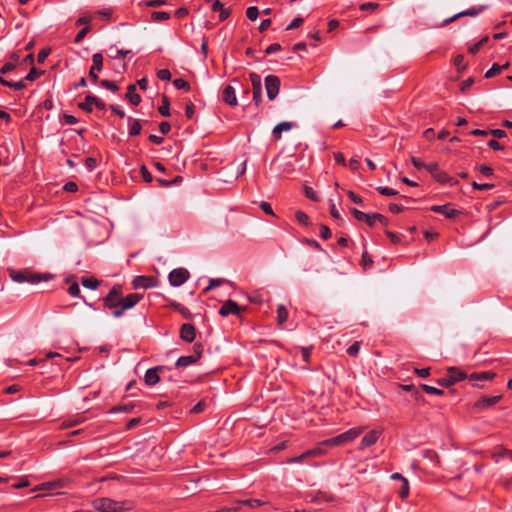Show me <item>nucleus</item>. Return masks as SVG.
Listing matches in <instances>:
<instances>
[{
	"mask_svg": "<svg viewBox=\"0 0 512 512\" xmlns=\"http://www.w3.org/2000/svg\"><path fill=\"white\" fill-rule=\"evenodd\" d=\"M414 372L420 378H427L430 375V368H415Z\"/></svg>",
	"mask_w": 512,
	"mask_h": 512,
	"instance_id": "60",
	"label": "nucleus"
},
{
	"mask_svg": "<svg viewBox=\"0 0 512 512\" xmlns=\"http://www.w3.org/2000/svg\"><path fill=\"white\" fill-rule=\"evenodd\" d=\"M205 402L204 401H199L197 404H195L192 409H191V413L193 414H198V413H201L204 411L205 409Z\"/></svg>",
	"mask_w": 512,
	"mask_h": 512,
	"instance_id": "63",
	"label": "nucleus"
},
{
	"mask_svg": "<svg viewBox=\"0 0 512 512\" xmlns=\"http://www.w3.org/2000/svg\"><path fill=\"white\" fill-rule=\"evenodd\" d=\"M259 207L268 215H272V216H275L274 215V212H273V209H272V206L270 205V203L266 202V201H262L260 204H259Z\"/></svg>",
	"mask_w": 512,
	"mask_h": 512,
	"instance_id": "62",
	"label": "nucleus"
},
{
	"mask_svg": "<svg viewBox=\"0 0 512 512\" xmlns=\"http://www.w3.org/2000/svg\"><path fill=\"white\" fill-rule=\"evenodd\" d=\"M304 22L303 17H296L294 18L286 27L287 30H292L295 28H298L302 23Z\"/></svg>",
	"mask_w": 512,
	"mask_h": 512,
	"instance_id": "53",
	"label": "nucleus"
},
{
	"mask_svg": "<svg viewBox=\"0 0 512 512\" xmlns=\"http://www.w3.org/2000/svg\"><path fill=\"white\" fill-rule=\"evenodd\" d=\"M173 85L177 89H183V90H186V91L190 90V84L186 80H184L182 78L175 79L173 81Z\"/></svg>",
	"mask_w": 512,
	"mask_h": 512,
	"instance_id": "40",
	"label": "nucleus"
},
{
	"mask_svg": "<svg viewBox=\"0 0 512 512\" xmlns=\"http://www.w3.org/2000/svg\"><path fill=\"white\" fill-rule=\"evenodd\" d=\"M295 219L299 224L303 226H308L310 224L309 216L301 210L295 212Z\"/></svg>",
	"mask_w": 512,
	"mask_h": 512,
	"instance_id": "34",
	"label": "nucleus"
},
{
	"mask_svg": "<svg viewBox=\"0 0 512 512\" xmlns=\"http://www.w3.org/2000/svg\"><path fill=\"white\" fill-rule=\"evenodd\" d=\"M6 86L13 88L15 90H22V89L26 88V84L23 79L20 81H17V82L8 81V85H6Z\"/></svg>",
	"mask_w": 512,
	"mask_h": 512,
	"instance_id": "58",
	"label": "nucleus"
},
{
	"mask_svg": "<svg viewBox=\"0 0 512 512\" xmlns=\"http://www.w3.org/2000/svg\"><path fill=\"white\" fill-rule=\"evenodd\" d=\"M376 190L381 194V195H384V196H396L398 195V192L392 188H389V187H382V186H379L376 188Z\"/></svg>",
	"mask_w": 512,
	"mask_h": 512,
	"instance_id": "44",
	"label": "nucleus"
},
{
	"mask_svg": "<svg viewBox=\"0 0 512 512\" xmlns=\"http://www.w3.org/2000/svg\"><path fill=\"white\" fill-rule=\"evenodd\" d=\"M502 71V67H500L499 64L494 63L492 67L486 71L485 78H492L496 75H498Z\"/></svg>",
	"mask_w": 512,
	"mask_h": 512,
	"instance_id": "39",
	"label": "nucleus"
},
{
	"mask_svg": "<svg viewBox=\"0 0 512 512\" xmlns=\"http://www.w3.org/2000/svg\"><path fill=\"white\" fill-rule=\"evenodd\" d=\"M486 8H487V6L482 5V6H479V7H472L470 9L458 12V13L454 14L453 16H451L449 18H446L443 21V25H447V24H449V23H451V22L455 21L456 19H458L460 17H463V16L475 17V16L479 15L481 12H483Z\"/></svg>",
	"mask_w": 512,
	"mask_h": 512,
	"instance_id": "11",
	"label": "nucleus"
},
{
	"mask_svg": "<svg viewBox=\"0 0 512 512\" xmlns=\"http://www.w3.org/2000/svg\"><path fill=\"white\" fill-rule=\"evenodd\" d=\"M96 165H97V161L95 158L93 157H87L85 159V166L88 170L92 171L96 168Z\"/></svg>",
	"mask_w": 512,
	"mask_h": 512,
	"instance_id": "64",
	"label": "nucleus"
},
{
	"mask_svg": "<svg viewBox=\"0 0 512 512\" xmlns=\"http://www.w3.org/2000/svg\"><path fill=\"white\" fill-rule=\"evenodd\" d=\"M351 213L358 221L364 222L370 227L374 226L376 221H379L384 226H387L389 223L388 219L380 213L368 214L356 208H352Z\"/></svg>",
	"mask_w": 512,
	"mask_h": 512,
	"instance_id": "5",
	"label": "nucleus"
},
{
	"mask_svg": "<svg viewBox=\"0 0 512 512\" xmlns=\"http://www.w3.org/2000/svg\"><path fill=\"white\" fill-rule=\"evenodd\" d=\"M196 337V329L190 323H185L180 327V338L188 343H191L195 340Z\"/></svg>",
	"mask_w": 512,
	"mask_h": 512,
	"instance_id": "16",
	"label": "nucleus"
},
{
	"mask_svg": "<svg viewBox=\"0 0 512 512\" xmlns=\"http://www.w3.org/2000/svg\"><path fill=\"white\" fill-rule=\"evenodd\" d=\"M297 123L296 122H288V121H284V122H281L279 124H277L273 131H272V134H273V138L275 140H279L281 138V134L282 132H286V131H289L291 130L292 128H295L297 127Z\"/></svg>",
	"mask_w": 512,
	"mask_h": 512,
	"instance_id": "17",
	"label": "nucleus"
},
{
	"mask_svg": "<svg viewBox=\"0 0 512 512\" xmlns=\"http://www.w3.org/2000/svg\"><path fill=\"white\" fill-rule=\"evenodd\" d=\"M467 378L465 372L460 370L457 367H450L447 370V375L445 377L437 379V384L443 387H450L455 383L462 381Z\"/></svg>",
	"mask_w": 512,
	"mask_h": 512,
	"instance_id": "6",
	"label": "nucleus"
},
{
	"mask_svg": "<svg viewBox=\"0 0 512 512\" xmlns=\"http://www.w3.org/2000/svg\"><path fill=\"white\" fill-rule=\"evenodd\" d=\"M93 15L94 17L99 16L107 20H110L113 15V10L111 8H105L102 10H98L97 12L93 13Z\"/></svg>",
	"mask_w": 512,
	"mask_h": 512,
	"instance_id": "42",
	"label": "nucleus"
},
{
	"mask_svg": "<svg viewBox=\"0 0 512 512\" xmlns=\"http://www.w3.org/2000/svg\"><path fill=\"white\" fill-rule=\"evenodd\" d=\"M126 99L134 106H137L141 102V96L136 92V85L130 84L127 87Z\"/></svg>",
	"mask_w": 512,
	"mask_h": 512,
	"instance_id": "21",
	"label": "nucleus"
},
{
	"mask_svg": "<svg viewBox=\"0 0 512 512\" xmlns=\"http://www.w3.org/2000/svg\"><path fill=\"white\" fill-rule=\"evenodd\" d=\"M420 387L423 391H425L428 394H433V395H443L444 394V391L442 389L436 388L434 386L422 384Z\"/></svg>",
	"mask_w": 512,
	"mask_h": 512,
	"instance_id": "37",
	"label": "nucleus"
},
{
	"mask_svg": "<svg viewBox=\"0 0 512 512\" xmlns=\"http://www.w3.org/2000/svg\"><path fill=\"white\" fill-rule=\"evenodd\" d=\"M332 233L328 226L321 225L320 226V237L324 240H328L331 237Z\"/></svg>",
	"mask_w": 512,
	"mask_h": 512,
	"instance_id": "59",
	"label": "nucleus"
},
{
	"mask_svg": "<svg viewBox=\"0 0 512 512\" xmlns=\"http://www.w3.org/2000/svg\"><path fill=\"white\" fill-rule=\"evenodd\" d=\"M140 173L145 182L150 183L153 180L152 174L149 172L145 165L141 166Z\"/></svg>",
	"mask_w": 512,
	"mask_h": 512,
	"instance_id": "49",
	"label": "nucleus"
},
{
	"mask_svg": "<svg viewBox=\"0 0 512 512\" xmlns=\"http://www.w3.org/2000/svg\"><path fill=\"white\" fill-rule=\"evenodd\" d=\"M434 178L442 184L449 183L450 185H454L457 183L455 179L450 177L446 172L444 171H438L436 174H434Z\"/></svg>",
	"mask_w": 512,
	"mask_h": 512,
	"instance_id": "27",
	"label": "nucleus"
},
{
	"mask_svg": "<svg viewBox=\"0 0 512 512\" xmlns=\"http://www.w3.org/2000/svg\"><path fill=\"white\" fill-rule=\"evenodd\" d=\"M159 113L164 116H170V101L167 96H162V104L158 108Z\"/></svg>",
	"mask_w": 512,
	"mask_h": 512,
	"instance_id": "31",
	"label": "nucleus"
},
{
	"mask_svg": "<svg viewBox=\"0 0 512 512\" xmlns=\"http://www.w3.org/2000/svg\"><path fill=\"white\" fill-rule=\"evenodd\" d=\"M134 407H135L134 402H128L125 404H120V405H116V406L112 407L110 409V413H121V412L130 413L133 411Z\"/></svg>",
	"mask_w": 512,
	"mask_h": 512,
	"instance_id": "26",
	"label": "nucleus"
},
{
	"mask_svg": "<svg viewBox=\"0 0 512 512\" xmlns=\"http://www.w3.org/2000/svg\"><path fill=\"white\" fill-rule=\"evenodd\" d=\"M142 298L143 295L139 293L124 296L122 285L115 284L103 298V305L111 311L113 317L120 318L126 310L132 309Z\"/></svg>",
	"mask_w": 512,
	"mask_h": 512,
	"instance_id": "1",
	"label": "nucleus"
},
{
	"mask_svg": "<svg viewBox=\"0 0 512 512\" xmlns=\"http://www.w3.org/2000/svg\"><path fill=\"white\" fill-rule=\"evenodd\" d=\"M378 7L377 2H364L360 5L359 9L364 12H373Z\"/></svg>",
	"mask_w": 512,
	"mask_h": 512,
	"instance_id": "41",
	"label": "nucleus"
},
{
	"mask_svg": "<svg viewBox=\"0 0 512 512\" xmlns=\"http://www.w3.org/2000/svg\"><path fill=\"white\" fill-rule=\"evenodd\" d=\"M363 431L364 428L354 427L335 437L321 441L320 445H324L326 448L342 446L346 443L352 442L354 439L359 437Z\"/></svg>",
	"mask_w": 512,
	"mask_h": 512,
	"instance_id": "3",
	"label": "nucleus"
},
{
	"mask_svg": "<svg viewBox=\"0 0 512 512\" xmlns=\"http://www.w3.org/2000/svg\"><path fill=\"white\" fill-rule=\"evenodd\" d=\"M11 58L14 60V62H7L0 68L1 74H7L11 71H13L16 68L15 62L18 61V56L16 54H12Z\"/></svg>",
	"mask_w": 512,
	"mask_h": 512,
	"instance_id": "32",
	"label": "nucleus"
},
{
	"mask_svg": "<svg viewBox=\"0 0 512 512\" xmlns=\"http://www.w3.org/2000/svg\"><path fill=\"white\" fill-rule=\"evenodd\" d=\"M90 26H84L75 36L74 42L80 43L90 31Z\"/></svg>",
	"mask_w": 512,
	"mask_h": 512,
	"instance_id": "43",
	"label": "nucleus"
},
{
	"mask_svg": "<svg viewBox=\"0 0 512 512\" xmlns=\"http://www.w3.org/2000/svg\"><path fill=\"white\" fill-rule=\"evenodd\" d=\"M156 286V279L152 276H136L132 281L134 289H148Z\"/></svg>",
	"mask_w": 512,
	"mask_h": 512,
	"instance_id": "13",
	"label": "nucleus"
},
{
	"mask_svg": "<svg viewBox=\"0 0 512 512\" xmlns=\"http://www.w3.org/2000/svg\"><path fill=\"white\" fill-rule=\"evenodd\" d=\"M211 9L213 12L219 13L220 21H224L230 14L229 9L225 7L224 2H213Z\"/></svg>",
	"mask_w": 512,
	"mask_h": 512,
	"instance_id": "23",
	"label": "nucleus"
},
{
	"mask_svg": "<svg viewBox=\"0 0 512 512\" xmlns=\"http://www.w3.org/2000/svg\"><path fill=\"white\" fill-rule=\"evenodd\" d=\"M63 189L66 192L75 193L78 191V185L73 181H69V182L65 183V185L63 186Z\"/></svg>",
	"mask_w": 512,
	"mask_h": 512,
	"instance_id": "61",
	"label": "nucleus"
},
{
	"mask_svg": "<svg viewBox=\"0 0 512 512\" xmlns=\"http://www.w3.org/2000/svg\"><path fill=\"white\" fill-rule=\"evenodd\" d=\"M93 105L99 110H104L106 108L105 103L101 99L91 94L87 95L83 102L78 103V107L87 113H91L93 111Z\"/></svg>",
	"mask_w": 512,
	"mask_h": 512,
	"instance_id": "8",
	"label": "nucleus"
},
{
	"mask_svg": "<svg viewBox=\"0 0 512 512\" xmlns=\"http://www.w3.org/2000/svg\"><path fill=\"white\" fill-rule=\"evenodd\" d=\"M173 307H175L186 319H190L192 317L191 312L188 308L182 306L179 303L173 304Z\"/></svg>",
	"mask_w": 512,
	"mask_h": 512,
	"instance_id": "47",
	"label": "nucleus"
},
{
	"mask_svg": "<svg viewBox=\"0 0 512 512\" xmlns=\"http://www.w3.org/2000/svg\"><path fill=\"white\" fill-rule=\"evenodd\" d=\"M157 77L163 81H169L172 77L171 72L168 69H160L157 72Z\"/></svg>",
	"mask_w": 512,
	"mask_h": 512,
	"instance_id": "52",
	"label": "nucleus"
},
{
	"mask_svg": "<svg viewBox=\"0 0 512 512\" xmlns=\"http://www.w3.org/2000/svg\"><path fill=\"white\" fill-rule=\"evenodd\" d=\"M168 279L171 286L179 287L189 279V272L185 268H177L169 273Z\"/></svg>",
	"mask_w": 512,
	"mask_h": 512,
	"instance_id": "9",
	"label": "nucleus"
},
{
	"mask_svg": "<svg viewBox=\"0 0 512 512\" xmlns=\"http://www.w3.org/2000/svg\"><path fill=\"white\" fill-rule=\"evenodd\" d=\"M103 68V56L101 53H95L92 56V66L89 71V78L93 83L98 82V75L96 74V71H101Z\"/></svg>",
	"mask_w": 512,
	"mask_h": 512,
	"instance_id": "12",
	"label": "nucleus"
},
{
	"mask_svg": "<svg viewBox=\"0 0 512 512\" xmlns=\"http://www.w3.org/2000/svg\"><path fill=\"white\" fill-rule=\"evenodd\" d=\"M94 15L91 13H85L82 16H80L77 21L76 25H85L89 26L88 24L93 20Z\"/></svg>",
	"mask_w": 512,
	"mask_h": 512,
	"instance_id": "38",
	"label": "nucleus"
},
{
	"mask_svg": "<svg viewBox=\"0 0 512 512\" xmlns=\"http://www.w3.org/2000/svg\"><path fill=\"white\" fill-rule=\"evenodd\" d=\"M501 396H484L475 404L477 408H488L499 402Z\"/></svg>",
	"mask_w": 512,
	"mask_h": 512,
	"instance_id": "22",
	"label": "nucleus"
},
{
	"mask_svg": "<svg viewBox=\"0 0 512 512\" xmlns=\"http://www.w3.org/2000/svg\"><path fill=\"white\" fill-rule=\"evenodd\" d=\"M280 84L279 77L275 75H268L265 78V88L269 100H274L277 97L280 90Z\"/></svg>",
	"mask_w": 512,
	"mask_h": 512,
	"instance_id": "10",
	"label": "nucleus"
},
{
	"mask_svg": "<svg viewBox=\"0 0 512 512\" xmlns=\"http://www.w3.org/2000/svg\"><path fill=\"white\" fill-rule=\"evenodd\" d=\"M239 306L236 302L232 300H227L220 308L219 314L223 317H226L231 314H238Z\"/></svg>",
	"mask_w": 512,
	"mask_h": 512,
	"instance_id": "19",
	"label": "nucleus"
},
{
	"mask_svg": "<svg viewBox=\"0 0 512 512\" xmlns=\"http://www.w3.org/2000/svg\"><path fill=\"white\" fill-rule=\"evenodd\" d=\"M288 319V310L283 304L277 307V323L282 326Z\"/></svg>",
	"mask_w": 512,
	"mask_h": 512,
	"instance_id": "28",
	"label": "nucleus"
},
{
	"mask_svg": "<svg viewBox=\"0 0 512 512\" xmlns=\"http://www.w3.org/2000/svg\"><path fill=\"white\" fill-rule=\"evenodd\" d=\"M68 293L70 296L72 297H77L80 295V287L78 285L77 282H73L69 288H68Z\"/></svg>",
	"mask_w": 512,
	"mask_h": 512,
	"instance_id": "54",
	"label": "nucleus"
},
{
	"mask_svg": "<svg viewBox=\"0 0 512 512\" xmlns=\"http://www.w3.org/2000/svg\"><path fill=\"white\" fill-rule=\"evenodd\" d=\"M222 99L226 104L230 106H235L237 104L235 88L232 85H227L224 87L222 91Z\"/></svg>",
	"mask_w": 512,
	"mask_h": 512,
	"instance_id": "18",
	"label": "nucleus"
},
{
	"mask_svg": "<svg viewBox=\"0 0 512 512\" xmlns=\"http://www.w3.org/2000/svg\"><path fill=\"white\" fill-rule=\"evenodd\" d=\"M346 194L353 203L358 205H361L363 203L362 198L352 190L346 191Z\"/></svg>",
	"mask_w": 512,
	"mask_h": 512,
	"instance_id": "56",
	"label": "nucleus"
},
{
	"mask_svg": "<svg viewBox=\"0 0 512 512\" xmlns=\"http://www.w3.org/2000/svg\"><path fill=\"white\" fill-rule=\"evenodd\" d=\"M81 283L85 288L95 290L99 287L100 282L94 277H82Z\"/></svg>",
	"mask_w": 512,
	"mask_h": 512,
	"instance_id": "30",
	"label": "nucleus"
},
{
	"mask_svg": "<svg viewBox=\"0 0 512 512\" xmlns=\"http://www.w3.org/2000/svg\"><path fill=\"white\" fill-rule=\"evenodd\" d=\"M301 355H302V358H303V361H305L306 363H309L310 361V358H311V353H312V347H301Z\"/></svg>",
	"mask_w": 512,
	"mask_h": 512,
	"instance_id": "57",
	"label": "nucleus"
},
{
	"mask_svg": "<svg viewBox=\"0 0 512 512\" xmlns=\"http://www.w3.org/2000/svg\"><path fill=\"white\" fill-rule=\"evenodd\" d=\"M8 274L12 281H14L16 283H20V284H22V283L37 284L42 281H48L53 277L51 274L36 273L29 269L16 270V269L11 268V269H8Z\"/></svg>",
	"mask_w": 512,
	"mask_h": 512,
	"instance_id": "2",
	"label": "nucleus"
},
{
	"mask_svg": "<svg viewBox=\"0 0 512 512\" xmlns=\"http://www.w3.org/2000/svg\"><path fill=\"white\" fill-rule=\"evenodd\" d=\"M326 454H327L326 447L324 445H320V443L315 448H312V449H309V450L306 451V455H308L309 458H311V457H318V456H324Z\"/></svg>",
	"mask_w": 512,
	"mask_h": 512,
	"instance_id": "29",
	"label": "nucleus"
},
{
	"mask_svg": "<svg viewBox=\"0 0 512 512\" xmlns=\"http://www.w3.org/2000/svg\"><path fill=\"white\" fill-rule=\"evenodd\" d=\"M361 263L364 269L370 268L373 264L372 257L367 252H364L362 254Z\"/></svg>",
	"mask_w": 512,
	"mask_h": 512,
	"instance_id": "46",
	"label": "nucleus"
},
{
	"mask_svg": "<svg viewBox=\"0 0 512 512\" xmlns=\"http://www.w3.org/2000/svg\"><path fill=\"white\" fill-rule=\"evenodd\" d=\"M225 280L222 278H213L209 281V285L204 289V292H208L209 290L220 286Z\"/></svg>",
	"mask_w": 512,
	"mask_h": 512,
	"instance_id": "48",
	"label": "nucleus"
},
{
	"mask_svg": "<svg viewBox=\"0 0 512 512\" xmlns=\"http://www.w3.org/2000/svg\"><path fill=\"white\" fill-rule=\"evenodd\" d=\"M170 18V13L165 11H154L151 13V20L154 22L165 21Z\"/></svg>",
	"mask_w": 512,
	"mask_h": 512,
	"instance_id": "33",
	"label": "nucleus"
},
{
	"mask_svg": "<svg viewBox=\"0 0 512 512\" xmlns=\"http://www.w3.org/2000/svg\"><path fill=\"white\" fill-rule=\"evenodd\" d=\"M100 85H101L103 88H106V89H108V90H110V91H112V92H116V91H118V89H119V88H118V86H117L114 82L109 81V80H102V81L100 82Z\"/></svg>",
	"mask_w": 512,
	"mask_h": 512,
	"instance_id": "50",
	"label": "nucleus"
},
{
	"mask_svg": "<svg viewBox=\"0 0 512 512\" xmlns=\"http://www.w3.org/2000/svg\"><path fill=\"white\" fill-rule=\"evenodd\" d=\"M309 458L308 455H306V451L303 452L301 455L299 456H295V457H290L288 458L285 462L287 464H296V463H301L302 461H304L305 459Z\"/></svg>",
	"mask_w": 512,
	"mask_h": 512,
	"instance_id": "45",
	"label": "nucleus"
},
{
	"mask_svg": "<svg viewBox=\"0 0 512 512\" xmlns=\"http://www.w3.org/2000/svg\"><path fill=\"white\" fill-rule=\"evenodd\" d=\"M165 369L164 366L149 368L144 376V381L148 386H154L160 381L159 372Z\"/></svg>",
	"mask_w": 512,
	"mask_h": 512,
	"instance_id": "15",
	"label": "nucleus"
},
{
	"mask_svg": "<svg viewBox=\"0 0 512 512\" xmlns=\"http://www.w3.org/2000/svg\"><path fill=\"white\" fill-rule=\"evenodd\" d=\"M360 343L354 342L351 346L348 347L347 353L349 356L355 357L359 353Z\"/></svg>",
	"mask_w": 512,
	"mask_h": 512,
	"instance_id": "55",
	"label": "nucleus"
},
{
	"mask_svg": "<svg viewBox=\"0 0 512 512\" xmlns=\"http://www.w3.org/2000/svg\"><path fill=\"white\" fill-rule=\"evenodd\" d=\"M129 54H131L130 50L116 49L115 54H110L109 57L111 59L125 58Z\"/></svg>",
	"mask_w": 512,
	"mask_h": 512,
	"instance_id": "51",
	"label": "nucleus"
},
{
	"mask_svg": "<svg viewBox=\"0 0 512 512\" xmlns=\"http://www.w3.org/2000/svg\"><path fill=\"white\" fill-rule=\"evenodd\" d=\"M495 374L492 372H477L472 373L467 378L470 382H476V381H488L492 380L494 378Z\"/></svg>",
	"mask_w": 512,
	"mask_h": 512,
	"instance_id": "24",
	"label": "nucleus"
},
{
	"mask_svg": "<svg viewBox=\"0 0 512 512\" xmlns=\"http://www.w3.org/2000/svg\"><path fill=\"white\" fill-rule=\"evenodd\" d=\"M129 124V136H137L141 133L142 126L141 121L139 119H133L131 117L128 118Z\"/></svg>",
	"mask_w": 512,
	"mask_h": 512,
	"instance_id": "25",
	"label": "nucleus"
},
{
	"mask_svg": "<svg viewBox=\"0 0 512 512\" xmlns=\"http://www.w3.org/2000/svg\"><path fill=\"white\" fill-rule=\"evenodd\" d=\"M127 504L107 497L96 498L92 502L93 508L99 512H122L128 509Z\"/></svg>",
	"mask_w": 512,
	"mask_h": 512,
	"instance_id": "4",
	"label": "nucleus"
},
{
	"mask_svg": "<svg viewBox=\"0 0 512 512\" xmlns=\"http://www.w3.org/2000/svg\"><path fill=\"white\" fill-rule=\"evenodd\" d=\"M398 494L402 499H405L409 496V482L407 479H403L401 482V486L398 489Z\"/></svg>",
	"mask_w": 512,
	"mask_h": 512,
	"instance_id": "35",
	"label": "nucleus"
},
{
	"mask_svg": "<svg viewBox=\"0 0 512 512\" xmlns=\"http://www.w3.org/2000/svg\"><path fill=\"white\" fill-rule=\"evenodd\" d=\"M431 211L442 214L447 219H454L460 214V211L452 208L450 204L434 205L431 207Z\"/></svg>",
	"mask_w": 512,
	"mask_h": 512,
	"instance_id": "14",
	"label": "nucleus"
},
{
	"mask_svg": "<svg viewBox=\"0 0 512 512\" xmlns=\"http://www.w3.org/2000/svg\"><path fill=\"white\" fill-rule=\"evenodd\" d=\"M42 71L37 70L35 67H32L29 73L24 77V81H35L42 75Z\"/></svg>",
	"mask_w": 512,
	"mask_h": 512,
	"instance_id": "36",
	"label": "nucleus"
},
{
	"mask_svg": "<svg viewBox=\"0 0 512 512\" xmlns=\"http://www.w3.org/2000/svg\"><path fill=\"white\" fill-rule=\"evenodd\" d=\"M203 345L201 343H195L193 346V353L187 356H181L177 359L176 367H188L195 364L202 357Z\"/></svg>",
	"mask_w": 512,
	"mask_h": 512,
	"instance_id": "7",
	"label": "nucleus"
},
{
	"mask_svg": "<svg viewBox=\"0 0 512 512\" xmlns=\"http://www.w3.org/2000/svg\"><path fill=\"white\" fill-rule=\"evenodd\" d=\"M378 438H379V433L377 431H375V430L370 431L361 439L359 448L365 449L367 447L374 445L377 442Z\"/></svg>",
	"mask_w": 512,
	"mask_h": 512,
	"instance_id": "20",
	"label": "nucleus"
}]
</instances>
